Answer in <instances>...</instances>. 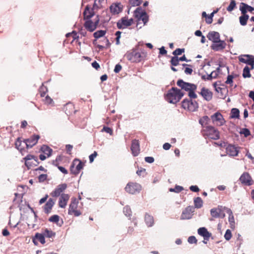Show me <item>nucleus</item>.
Masks as SVG:
<instances>
[{
  "mask_svg": "<svg viewBox=\"0 0 254 254\" xmlns=\"http://www.w3.org/2000/svg\"><path fill=\"white\" fill-rule=\"evenodd\" d=\"M249 16L246 14H242V15L239 17L240 23L242 26H245L247 23Z\"/></svg>",
  "mask_w": 254,
  "mask_h": 254,
  "instance_id": "4c0bfd02",
  "label": "nucleus"
},
{
  "mask_svg": "<svg viewBox=\"0 0 254 254\" xmlns=\"http://www.w3.org/2000/svg\"><path fill=\"white\" fill-rule=\"evenodd\" d=\"M55 204V201L52 198L49 199L48 201L44 206V210L45 213L49 214L51 212V210Z\"/></svg>",
  "mask_w": 254,
  "mask_h": 254,
  "instance_id": "bb28decb",
  "label": "nucleus"
},
{
  "mask_svg": "<svg viewBox=\"0 0 254 254\" xmlns=\"http://www.w3.org/2000/svg\"><path fill=\"white\" fill-rule=\"evenodd\" d=\"M15 147L21 152V153L23 155L25 150L24 149V147L25 144H23V141H22L20 138L18 137L15 142Z\"/></svg>",
  "mask_w": 254,
  "mask_h": 254,
  "instance_id": "cd10ccee",
  "label": "nucleus"
},
{
  "mask_svg": "<svg viewBox=\"0 0 254 254\" xmlns=\"http://www.w3.org/2000/svg\"><path fill=\"white\" fill-rule=\"evenodd\" d=\"M79 201L75 197H72L69 205L68 214L75 217L79 216L82 214L80 207L78 206Z\"/></svg>",
  "mask_w": 254,
  "mask_h": 254,
  "instance_id": "39448f33",
  "label": "nucleus"
},
{
  "mask_svg": "<svg viewBox=\"0 0 254 254\" xmlns=\"http://www.w3.org/2000/svg\"><path fill=\"white\" fill-rule=\"evenodd\" d=\"M179 59L178 57L174 56L172 57L170 63L172 65L171 69L174 71H177L178 70L174 67V66H177L179 64Z\"/></svg>",
  "mask_w": 254,
  "mask_h": 254,
  "instance_id": "72a5a7b5",
  "label": "nucleus"
},
{
  "mask_svg": "<svg viewBox=\"0 0 254 254\" xmlns=\"http://www.w3.org/2000/svg\"><path fill=\"white\" fill-rule=\"evenodd\" d=\"M199 94L202 96L204 99L207 101H210L212 98L213 93L208 89L203 87Z\"/></svg>",
  "mask_w": 254,
  "mask_h": 254,
  "instance_id": "4be33fe9",
  "label": "nucleus"
},
{
  "mask_svg": "<svg viewBox=\"0 0 254 254\" xmlns=\"http://www.w3.org/2000/svg\"><path fill=\"white\" fill-rule=\"evenodd\" d=\"M124 213H125V214L127 216H129L130 215V213H131L130 209L129 208H128V207H127V206L124 207Z\"/></svg>",
  "mask_w": 254,
  "mask_h": 254,
  "instance_id": "338daca9",
  "label": "nucleus"
},
{
  "mask_svg": "<svg viewBox=\"0 0 254 254\" xmlns=\"http://www.w3.org/2000/svg\"><path fill=\"white\" fill-rule=\"evenodd\" d=\"M240 133L244 134L245 137H247L251 134L250 131L247 128H243L241 130Z\"/></svg>",
  "mask_w": 254,
  "mask_h": 254,
  "instance_id": "864d4df0",
  "label": "nucleus"
},
{
  "mask_svg": "<svg viewBox=\"0 0 254 254\" xmlns=\"http://www.w3.org/2000/svg\"><path fill=\"white\" fill-rule=\"evenodd\" d=\"M220 72V68L218 67L215 70L212 71L210 74H207V75H202L201 78L204 80H211L213 78H216L218 76Z\"/></svg>",
  "mask_w": 254,
  "mask_h": 254,
  "instance_id": "f3484780",
  "label": "nucleus"
},
{
  "mask_svg": "<svg viewBox=\"0 0 254 254\" xmlns=\"http://www.w3.org/2000/svg\"><path fill=\"white\" fill-rule=\"evenodd\" d=\"M141 188L140 184L136 182H130L127 184L125 190L127 192L133 194L139 192Z\"/></svg>",
  "mask_w": 254,
  "mask_h": 254,
  "instance_id": "423d86ee",
  "label": "nucleus"
},
{
  "mask_svg": "<svg viewBox=\"0 0 254 254\" xmlns=\"http://www.w3.org/2000/svg\"><path fill=\"white\" fill-rule=\"evenodd\" d=\"M145 221L148 227H151L154 224V219L153 216L148 214H146L145 215Z\"/></svg>",
  "mask_w": 254,
  "mask_h": 254,
  "instance_id": "f704fd0d",
  "label": "nucleus"
},
{
  "mask_svg": "<svg viewBox=\"0 0 254 254\" xmlns=\"http://www.w3.org/2000/svg\"><path fill=\"white\" fill-rule=\"evenodd\" d=\"M183 96L184 93L180 89L176 87H172L168 91L165 98L168 102L176 104L181 99Z\"/></svg>",
  "mask_w": 254,
  "mask_h": 254,
  "instance_id": "7ed1b4c3",
  "label": "nucleus"
},
{
  "mask_svg": "<svg viewBox=\"0 0 254 254\" xmlns=\"http://www.w3.org/2000/svg\"><path fill=\"white\" fill-rule=\"evenodd\" d=\"M97 152L96 151H94L93 152V153H92V154H91L89 158V161H90V163H92L93 162L95 158L96 157V156H97Z\"/></svg>",
  "mask_w": 254,
  "mask_h": 254,
  "instance_id": "e2e57ef3",
  "label": "nucleus"
},
{
  "mask_svg": "<svg viewBox=\"0 0 254 254\" xmlns=\"http://www.w3.org/2000/svg\"><path fill=\"white\" fill-rule=\"evenodd\" d=\"M145 161L146 162H148V163H153L154 162V159L152 157H146L145 158Z\"/></svg>",
  "mask_w": 254,
  "mask_h": 254,
  "instance_id": "774afa93",
  "label": "nucleus"
},
{
  "mask_svg": "<svg viewBox=\"0 0 254 254\" xmlns=\"http://www.w3.org/2000/svg\"><path fill=\"white\" fill-rule=\"evenodd\" d=\"M70 196L68 194L62 193L59 198V206L60 207L64 208L67 205Z\"/></svg>",
  "mask_w": 254,
  "mask_h": 254,
  "instance_id": "412c9836",
  "label": "nucleus"
},
{
  "mask_svg": "<svg viewBox=\"0 0 254 254\" xmlns=\"http://www.w3.org/2000/svg\"><path fill=\"white\" fill-rule=\"evenodd\" d=\"M194 208H200L202 206L203 201L200 197H197L194 199Z\"/></svg>",
  "mask_w": 254,
  "mask_h": 254,
  "instance_id": "58836bf2",
  "label": "nucleus"
},
{
  "mask_svg": "<svg viewBox=\"0 0 254 254\" xmlns=\"http://www.w3.org/2000/svg\"><path fill=\"white\" fill-rule=\"evenodd\" d=\"M101 131H105L108 133H109L110 135H112L113 133L112 129L108 127H104Z\"/></svg>",
  "mask_w": 254,
  "mask_h": 254,
  "instance_id": "4d7b16f0",
  "label": "nucleus"
},
{
  "mask_svg": "<svg viewBox=\"0 0 254 254\" xmlns=\"http://www.w3.org/2000/svg\"><path fill=\"white\" fill-rule=\"evenodd\" d=\"M243 76L244 78H249L251 77V74L250 73V68L248 66H246L243 69Z\"/></svg>",
  "mask_w": 254,
  "mask_h": 254,
  "instance_id": "79ce46f5",
  "label": "nucleus"
},
{
  "mask_svg": "<svg viewBox=\"0 0 254 254\" xmlns=\"http://www.w3.org/2000/svg\"><path fill=\"white\" fill-rule=\"evenodd\" d=\"M210 214L212 217L224 218L225 216L224 211L222 209V206H218L216 208H213L210 210Z\"/></svg>",
  "mask_w": 254,
  "mask_h": 254,
  "instance_id": "dca6fc26",
  "label": "nucleus"
},
{
  "mask_svg": "<svg viewBox=\"0 0 254 254\" xmlns=\"http://www.w3.org/2000/svg\"><path fill=\"white\" fill-rule=\"evenodd\" d=\"M240 9L241 11L242 14H246L247 11L252 12L254 10V8L246 3L242 2L241 3Z\"/></svg>",
  "mask_w": 254,
  "mask_h": 254,
  "instance_id": "c756f323",
  "label": "nucleus"
},
{
  "mask_svg": "<svg viewBox=\"0 0 254 254\" xmlns=\"http://www.w3.org/2000/svg\"><path fill=\"white\" fill-rule=\"evenodd\" d=\"M138 21H142L144 24H145L148 21V16L147 13L145 12L138 19H137Z\"/></svg>",
  "mask_w": 254,
  "mask_h": 254,
  "instance_id": "49530a36",
  "label": "nucleus"
},
{
  "mask_svg": "<svg viewBox=\"0 0 254 254\" xmlns=\"http://www.w3.org/2000/svg\"><path fill=\"white\" fill-rule=\"evenodd\" d=\"M133 20L132 18L127 19L126 17H123L117 22V27L119 29H124L130 26L133 23Z\"/></svg>",
  "mask_w": 254,
  "mask_h": 254,
  "instance_id": "4468645a",
  "label": "nucleus"
},
{
  "mask_svg": "<svg viewBox=\"0 0 254 254\" xmlns=\"http://www.w3.org/2000/svg\"><path fill=\"white\" fill-rule=\"evenodd\" d=\"M42 231L45 236V237H46V238H48L49 239H52V240L51 241H53L54 238L56 236L55 232H54L53 231H52L51 230L47 229V228L43 229L42 230Z\"/></svg>",
  "mask_w": 254,
  "mask_h": 254,
  "instance_id": "7c9ffc66",
  "label": "nucleus"
},
{
  "mask_svg": "<svg viewBox=\"0 0 254 254\" xmlns=\"http://www.w3.org/2000/svg\"><path fill=\"white\" fill-rule=\"evenodd\" d=\"M207 37L210 41H212L213 43L220 40V34L216 31L209 32L207 35Z\"/></svg>",
  "mask_w": 254,
  "mask_h": 254,
  "instance_id": "b1692460",
  "label": "nucleus"
},
{
  "mask_svg": "<svg viewBox=\"0 0 254 254\" xmlns=\"http://www.w3.org/2000/svg\"><path fill=\"white\" fill-rule=\"evenodd\" d=\"M40 151L47 157H50L53 152V150L49 146L46 145H43L40 149Z\"/></svg>",
  "mask_w": 254,
  "mask_h": 254,
  "instance_id": "473e14b6",
  "label": "nucleus"
},
{
  "mask_svg": "<svg viewBox=\"0 0 254 254\" xmlns=\"http://www.w3.org/2000/svg\"><path fill=\"white\" fill-rule=\"evenodd\" d=\"M45 102L47 104H52L53 103V100L50 96L47 95L45 97Z\"/></svg>",
  "mask_w": 254,
  "mask_h": 254,
  "instance_id": "680f3d73",
  "label": "nucleus"
},
{
  "mask_svg": "<svg viewBox=\"0 0 254 254\" xmlns=\"http://www.w3.org/2000/svg\"><path fill=\"white\" fill-rule=\"evenodd\" d=\"M190 189L193 192H198L199 191V189L197 186H191L190 187Z\"/></svg>",
  "mask_w": 254,
  "mask_h": 254,
  "instance_id": "69168bd1",
  "label": "nucleus"
},
{
  "mask_svg": "<svg viewBox=\"0 0 254 254\" xmlns=\"http://www.w3.org/2000/svg\"><path fill=\"white\" fill-rule=\"evenodd\" d=\"M198 234L203 237L205 240H208L211 236V234L209 233L205 227H201L198 229Z\"/></svg>",
  "mask_w": 254,
  "mask_h": 254,
  "instance_id": "c85d7f7f",
  "label": "nucleus"
},
{
  "mask_svg": "<svg viewBox=\"0 0 254 254\" xmlns=\"http://www.w3.org/2000/svg\"><path fill=\"white\" fill-rule=\"evenodd\" d=\"M182 106L185 109L191 112L196 111L198 108V103L191 100L185 99L182 102Z\"/></svg>",
  "mask_w": 254,
  "mask_h": 254,
  "instance_id": "9d476101",
  "label": "nucleus"
},
{
  "mask_svg": "<svg viewBox=\"0 0 254 254\" xmlns=\"http://www.w3.org/2000/svg\"><path fill=\"white\" fill-rule=\"evenodd\" d=\"M201 132L205 138L217 140L220 138L219 131L211 126L203 127Z\"/></svg>",
  "mask_w": 254,
  "mask_h": 254,
  "instance_id": "20e7f679",
  "label": "nucleus"
},
{
  "mask_svg": "<svg viewBox=\"0 0 254 254\" xmlns=\"http://www.w3.org/2000/svg\"><path fill=\"white\" fill-rule=\"evenodd\" d=\"M211 119L213 122L214 123H216L217 126H222L224 123L223 116L220 113H215L213 115L211 116Z\"/></svg>",
  "mask_w": 254,
  "mask_h": 254,
  "instance_id": "a211bd4d",
  "label": "nucleus"
},
{
  "mask_svg": "<svg viewBox=\"0 0 254 254\" xmlns=\"http://www.w3.org/2000/svg\"><path fill=\"white\" fill-rule=\"evenodd\" d=\"M53 164L55 166H57L59 170L64 174H67L68 173L67 170L65 169L64 167L58 165L57 158L55 160L53 161Z\"/></svg>",
  "mask_w": 254,
  "mask_h": 254,
  "instance_id": "ea45409f",
  "label": "nucleus"
},
{
  "mask_svg": "<svg viewBox=\"0 0 254 254\" xmlns=\"http://www.w3.org/2000/svg\"><path fill=\"white\" fill-rule=\"evenodd\" d=\"M142 2V0H129V3L132 6H138Z\"/></svg>",
  "mask_w": 254,
  "mask_h": 254,
  "instance_id": "8fccbe9b",
  "label": "nucleus"
},
{
  "mask_svg": "<svg viewBox=\"0 0 254 254\" xmlns=\"http://www.w3.org/2000/svg\"><path fill=\"white\" fill-rule=\"evenodd\" d=\"M59 220L60 216L58 215H52L49 219V221L53 223H56L57 224H58V222L59 221Z\"/></svg>",
  "mask_w": 254,
  "mask_h": 254,
  "instance_id": "de8ad7c7",
  "label": "nucleus"
},
{
  "mask_svg": "<svg viewBox=\"0 0 254 254\" xmlns=\"http://www.w3.org/2000/svg\"><path fill=\"white\" fill-rule=\"evenodd\" d=\"M40 137L39 135L34 134L30 138L24 139L23 144H25L27 149L31 148L37 143Z\"/></svg>",
  "mask_w": 254,
  "mask_h": 254,
  "instance_id": "f8f14e48",
  "label": "nucleus"
},
{
  "mask_svg": "<svg viewBox=\"0 0 254 254\" xmlns=\"http://www.w3.org/2000/svg\"><path fill=\"white\" fill-rule=\"evenodd\" d=\"M34 238L38 240L42 244H45L46 243L45 236L43 233H36L35 235Z\"/></svg>",
  "mask_w": 254,
  "mask_h": 254,
  "instance_id": "c9c22d12",
  "label": "nucleus"
},
{
  "mask_svg": "<svg viewBox=\"0 0 254 254\" xmlns=\"http://www.w3.org/2000/svg\"><path fill=\"white\" fill-rule=\"evenodd\" d=\"M177 85L181 88V89L188 92L189 96L190 98L195 99L197 98V95L195 93V91L197 88V86L195 84L186 82L182 79H179L177 82Z\"/></svg>",
  "mask_w": 254,
  "mask_h": 254,
  "instance_id": "f03ea898",
  "label": "nucleus"
},
{
  "mask_svg": "<svg viewBox=\"0 0 254 254\" xmlns=\"http://www.w3.org/2000/svg\"><path fill=\"white\" fill-rule=\"evenodd\" d=\"M188 241L190 244H196L197 240L194 236H191L189 237Z\"/></svg>",
  "mask_w": 254,
  "mask_h": 254,
  "instance_id": "13d9d810",
  "label": "nucleus"
},
{
  "mask_svg": "<svg viewBox=\"0 0 254 254\" xmlns=\"http://www.w3.org/2000/svg\"><path fill=\"white\" fill-rule=\"evenodd\" d=\"M131 150L134 156H137L140 152L139 143L138 140L133 139L131 142Z\"/></svg>",
  "mask_w": 254,
  "mask_h": 254,
  "instance_id": "aec40b11",
  "label": "nucleus"
},
{
  "mask_svg": "<svg viewBox=\"0 0 254 254\" xmlns=\"http://www.w3.org/2000/svg\"><path fill=\"white\" fill-rule=\"evenodd\" d=\"M105 33L106 31L104 30H98L93 34V36L96 39H98L104 36Z\"/></svg>",
  "mask_w": 254,
  "mask_h": 254,
  "instance_id": "a18cd8bd",
  "label": "nucleus"
},
{
  "mask_svg": "<svg viewBox=\"0 0 254 254\" xmlns=\"http://www.w3.org/2000/svg\"><path fill=\"white\" fill-rule=\"evenodd\" d=\"M146 12L143 11L140 7H137L136 10L134 11V16L137 19H138L143 14Z\"/></svg>",
  "mask_w": 254,
  "mask_h": 254,
  "instance_id": "a19ab883",
  "label": "nucleus"
},
{
  "mask_svg": "<svg viewBox=\"0 0 254 254\" xmlns=\"http://www.w3.org/2000/svg\"><path fill=\"white\" fill-rule=\"evenodd\" d=\"M209 120H210L208 117L205 116L199 119V123L203 127H205L204 125H206L208 124V122L209 121Z\"/></svg>",
  "mask_w": 254,
  "mask_h": 254,
  "instance_id": "37998d69",
  "label": "nucleus"
},
{
  "mask_svg": "<svg viewBox=\"0 0 254 254\" xmlns=\"http://www.w3.org/2000/svg\"><path fill=\"white\" fill-rule=\"evenodd\" d=\"M147 57V53L144 50L131 49L125 55V57L133 63H138L145 61Z\"/></svg>",
  "mask_w": 254,
  "mask_h": 254,
  "instance_id": "f257e3e1",
  "label": "nucleus"
},
{
  "mask_svg": "<svg viewBox=\"0 0 254 254\" xmlns=\"http://www.w3.org/2000/svg\"><path fill=\"white\" fill-rule=\"evenodd\" d=\"M85 20L84 26L87 30L90 32L94 31L96 29L99 22V18L98 15L93 20L90 19Z\"/></svg>",
  "mask_w": 254,
  "mask_h": 254,
  "instance_id": "6e6552de",
  "label": "nucleus"
},
{
  "mask_svg": "<svg viewBox=\"0 0 254 254\" xmlns=\"http://www.w3.org/2000/svg\"><path fill=\"white\" fill-rule=\"evenodd\" d=\"M185 52V49L178 48L173 52V55L174 56L177 57V56L181 55L182 53Z\"/></svg>",
  "mask_w": 254,
  "mask_h": 254,
  "instance_id": "603ef678",
  "label": "nucleus"
},
{
  "mask_svg": "<svg viewBox=\"0 0 254 254\" xmlns=\"http://www.w3.org/2000/svg\"><path fill=\"white\" fill-rule=\"evenodd\" d=\"M48 92L47 87L42 84V86L39 88V92L40 96L42 97H44L46 95V93Z\"/></svg>",
  "mask_w": 254,
  "mask_h": 254,
  "instance_id": "c03bdc74",
  "label": "nucleus"
},
{
  "mask_svg": "<svg viewBox=\"0 0 254 254\" xmlns=\"http://www.w3.org/2000/svg\"><path fill=\"white\" fill-rule=\"evenodd\" d=\"M231 237L232 234L231 231L229 229L227 230L224 235L225 239L226 240L229 241L231 239Z\"/></svg>",
  "mask_w": 254,
  "mask_h": 254,
  "instance_id": "5fc2aeb1",
  "label": "nucleus"
},
{
  "mask_svg": "<svg viewBox=\"0 0 254 254\" xmlns=\"http://www.w3.org/2000/svg\"><path fill=\"white\" fill-rule=\"evenodd\" d=\"M121 32L118 31H117L116 32V44L117 45H119L120 44V38L121 37Z\"/></svg>",
  "mask_w": 254,
  "mask_h": 254,
  "instance_id": "052dcab7",
  "label": "nucleus"
},
{
  "mask_svg": "<svg viewBox=\"0 0 254 254\" xmlns=\"http://www.w3.org/2000/svg\"><path fill=\"white\" fill-rule=\"evenodd\" d=\"M236 3L235 0H231V2L227 8L228 11H232L236 7Z\"/></svg>",
  "mask_w": 254,
  "mask_h": 254,
  "instance_id": "09e8293b",
  "label": "nucleus"
},
{
  "mask_svg": "<svg viewBox=\"0 0 254 254\" xmlns=\"http://www.w3.org/2000/svg\"><path fill=\"white\" fill-rule=\"evenodd\" d=\"M240 111L237 108H233L231 111L230 118L232 119H239Z\"/></svg>",
  "mask_w": 254,
  "mask_h": 254,
  "instance_id": "e433bc0d",
  "label": "nucleus"
},
{
  "mask_svg": "<svg viewBox=\"0 0 254 254\" xmlns=\"http://www.w3.org/2000/svg\"><path fill=\"white\" fill-rule=\"evenodd\" d=\"M23 160L25 161V165L28 170L39 164L38 158L33 155L28 154Z\"/></svg>",
  "mask_w": 254,
  "mask_h": 254,
  "instance_id": "0eeeda50",
  "label": "nucleus"
},
{
  "mask_svg": "<svg viewBox=\"0 0 254 254\" xmlns=\"http://www.w3.org/2000/svg\"><path fill=\"white\" fill-rule=\"evenodd\" d=\"M234 76L233 75H229L227 76V80L225 81V83L227 84H232L233 82V78Z\"/></svg>",
  "mask_w": 254,
  "mask_h": 254,
  "instance_id": "6e6d98bb",
  "label": "nucleus"
},
{
  "mask_svg": "<svg viewBox=\"0 0 254 254\" xmlns=\"http://www.w3.org/2000/svg\"><path fill=\"white\" fill-rule=\"evenodd\" d=\"M123 6L120 3H113L110 7L111 12L113 14H118L122 11Z\"/></svg>",
  "mask_w": 254,
  "mask_h": 254,
  "instance_id": "5701e85b",
  "label": "nucleus"
},
{
  "mask_svg": "<svg viewBox=\"0 0 254 254\" xmlns=\"http://www.w3.org/2000/svg\"><path fill=\"white\" fill-rule=\"evenodd\" d=\"M252 55H244L239 57V60L240 62L247 64H248L252 62Z\"/></svg>",
  "mask_w": 254,
  "mask_h": 254,
  "instance_id": "2f4dec72",
  "label": "nucleus"
},
{
  "mask_svg": "<svg viewBox=\"0 0 254 254\" xmlns=\"http://www.w3.org/2000/svg\"><path fill=\"white\" fill-rule=\"evenodd\" d=\"M122 67L121 64H117L116 65L114 71L115 73H119L122 69Z\"/></svg>",
  "mask_w": 254,
  "mask_h": 254,
  "instance_id": "0e129e2a",
  "label": "nucleus"
},
{
  "mask_svg": "<svg viewBox=\"0 0 254 254\" xmlns=\"http://www.w3.org/2000/svg\"><path fill=\"white\" fill-rule=\"evenodd\" d=\"M94 15L93 8H91L89 5H87L83 12V18L84 20L90 19Z\"/></svg>",
  "mask_w": 254,
  "mask_h": 254,
  "instance_id": "393cba45",
  "label": "nucleus"
},
{
  "mask_svg": "<svg viewBox=\"0 0 254 254\" xmlns=\"http://www.w3.org/2000/svg\"><path fill=\"white\" fill-rule=\"evenodd\" d=\"M226 152L230 156H236L238 154L239 150L234 145H229L226 148Z\"/></svg>",
  "mask_w": 254,
  "mask_h": 254,
  "instance_id": "a878e982",
  "label": "nucleus"
},
{
  "mask_svg": "<svg viewBox=\"0 0 254 254\" xmlns=\"http://www.w3.org/2000/svg\"><path fill=\"white\" fill-rule=\"evenodd\" d=\"M241 183L245 186H251L254 183L251 176L248 172H244L239 179Z\"/></svg>",
  "mask_w": 254,
  "mask_h": 254,
  "instance_id": "ddd939ff",
  "label": "nucleus"
},
{
  "mask_svg": "<svg viewBox=\"0 0 254 254\" xmlns=\"http://www.w3.org/2000/svg\"><path fill=\"white\" fill-rule=\"evenodd\" d=\"M195 211L193 206H187L183 211L180 217L181 220L190 219L192 217Z\"/></svg>",
  "mask_w": 254,
  "mask_h": 254,
  "instance_id": "9b49d317",
  "label": "nucleus"
},
{
  "mask_svg": "<svg viewBox=\"0 0 254 254\" xmlns=\"http://www.w3.org/2000/svg\"><path fill=\"white\" fill-rule=\"evenodd\" d=\"M84 164L79 159H75L70 166V173L74 175H77L79 173L81 169H82Z\"/></svg>",
  "mask_w": 254,
  "mask_h": 254,
  "instance_id": "1a4fd4ad",
  "label": "nucleus"
},
{
  "mask_svg": "<svg viewBox=\"0 0 254 254\" xmlns=\"http://www.w3.org/2000/svg\"><path fill=\"white\" fill-rule=\"evenodd\" d=\"M183 188L180 186H176L174 188L170 189L169 190L171 192H180L183 190Z\"/></svg>",
  "mask_w": 254,
  "mask_h": 254,
  "instance_id": "3c124183",
  "label": "nucleus"
},
{
  "mask_svg": "<svg viewBox=\"0 0 254 254\" xmlns=\"http://www.w3.org/2000/svg\"><path fill=\"white\" fill-rule=\"evenodd\" d=\"M226 43L224 41L219 40L216 43H212L211 48L215 51H221L226 47Z\"/></svg>",
  "mask_w": 254,
  "mask_h": 254,
  "instance_id": "6ab92c4d",
  "label": "nucleus"
},
{
  "mask_svg": "<svg viewBox=\"0 0 254 254\" xmlns=\"http://www.w3.org/2000/svg\"><path fill=\"white\" fill-rule=\"evenodd\" d=\"M67 188V185L65 183L58 185L51 193L53 197H58L61 196L62 192Z\"/></svg>",
  "mask_w": 254,
  "mask_h": 254,
  "instance_id": "2eb2a0df",
  "label": "nucleus"
},
{
  "mask_svg": "<svg viewBox=\"0 0 254 254\" xmlns=\"http://www.w3.org/2000/svg\"><path fill=\"white\" fill-rule=\"evenodd\" d=\"M47 174H41L38 177V180L40 182H44L47 178Z\"/></svg>",
  "mask_w": 254,
  "mask_h": 254,
  "instance_id": "bf43d9fd",
  "label": "nucleus"
}]
</instances>
